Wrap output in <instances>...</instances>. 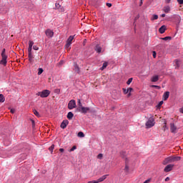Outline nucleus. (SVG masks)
I'll use <instances>...</instances> for the list:
<instances>
[{"label":"nucleus","instance_id":"f257e3e1","mask_svg":"<svg viewBox=\"0 0 183 183\" xmlns=\"http://www.w3.org/2000/svg\"><path fill=\"white\" fill-rule=\"evenodd\" d=\"M178 161H181V157H169L163 161V165H167V164L176 162Z\"/></svg>","mask_w":183,"mask_h":183},{"label":"nucleus","instance_id":"f03ea898","mask_svg":"<svg viewBox=\"0 0 183 183\" xmlns=\"http://www.w3.org/2000/svg\"><path fill=\"white\" fill-rule=\"evenodd\" d=\"M5 49H3L2 51H1V60L0 61V64L1 65H6V59H8V56H6V54L5 53Z\"/></svg>","mask_w":183,"mask_h":183},{"label":"nucleus","instance_id":"7ed1b4c3","mask_svg":"<svg viewBox=\"0 0 183 183\" xmlns=\"http://www.w3.org/2000/svg\"><path fill=\"white\" fill-rule=\"evenodd\" d=\"M50 94H51V92L48 89H46L37 93V95L38 97H41V98H48Z\"/></svg>","mask_w":183,"mask_h":183},{"label":"nucleus","instance_id":"20e7f679","mask_svg":"<svg viewBox=\"0 0 183 183\" xmlns=\"http://www.w3.org/2000/svg\"><path fill=\"white\" fill-rule=\"evenodd\" d=\"M154 125H155V120H154V118H149L146 122V128H152Z\"/></svg>","mask_w":183,"mask_h":183},{"label":"nucleus","instance_id":"39448f33","mask_svg":"<svg viewBox=\"0 0 183 183\" xmlns=\"http://www.w3.org/2000/svg\"><path fill=\"white\" fill-rule=\"evenodd\" d=\"M90 109H91L89 107H84V106L76 109V110L79 112H81V114H86L87 112H89Z\"/></svg>","mask_w":183,"mask_h":183},{"label":"nucleus","instance_id":"423d86ee","mask_svg":"<svg viewBox=\"0 0 183 183\" xmlns=\"http://www.w3.org/2000/svg\"><path fill=\"white\" fill-rule=\"evenodd\" d=\"M76 102H75V100L71 99L69 102V104H68L69 109H74V108H76Z\"/></svg>","mask_w":183,"mask_h":183},{"label":"nucleus","instance_id":"0eeeda50","mask_svg":"<svg viewBox=\"0 0 183 183\" xmlns=\"http://www.w3.org/2000/svg\"><path fill=\"white\" fill-rule=\"evenodd\" d=\"M45 34L49 38H52V36H54V31L51 30L50 29H47L45 31Z\"/></svg>","mask_w":183,"mask_h":183},{"label":"nucleus","instance_id":"6e6552de","mask_svg":"<svg viewBox=\"0 0 183 183\" xmlns=\"http://www.w3.org/2000/svg\"><path fill=\"white\" fill-rule=\"evenodd\" d=\"M174 168V164H168L165 167L164 171V172H169L172 171V169Z\"/></svg>","mask_w":183,"mask_h":183},{"label":"nucleus","instance_id":"1a4fd4ad","mask_svg":"<svg viewBox=\"0 0 183 183\" xmlns=\"http://www.w3.org/2000/svg\"><path fill=\"white\" fill-rule=\"evenodd\" d=\"M170 131L173 134L177 133V126H175V124L174 123H170Z\"/></svg>","mask_w":183,"mask_h":183},{"label":"nucleus","instance_id":"9d476101","mask_svg":"<svg viewBox=\"0 0 183 183\" xmlns=\"http://www.w3.org/2000/svg\"><path fill=\"white\" fill-rule=\"evenodd\" d=\"M68 124H69V122L65 119L61 122L60 127L61 128H62V129H65V128H66V127L68 126Z\"/></svg>","mask_w":183,"mask_h":183},{"label":"nucleus","instance_id":"9b49d317","mask_svg":"<svg viewBox=\"0 0 183 183\" xmlns=\"http://www.w3.org/2000/svg\"><path fill=\"white\" fill-rule=\"evenodd\" d=\"M169 98V92H165L163 94V101H167Z\"/></svg>","mask_w":183,"mask_h":183},{"label":"nucleus","instance_id":"f8f14e48","mask_svg":"<svg viewBox=\"0 0 183 183\" xmlns=\"http://www.w3.org/2000/svg\"><path fill=\"white\" fill-rule=\"evenodd\" d=\"M166 30H167V26L165 25H163L159 29V32H160V34H164Z\"/></svg>","mask_w":183,"mask_h":183},{"label":"nucleus","instance_id":"ddd939ff","mask_svg":"<svg viewBox=\"0 0 183 183\" xmlns=\"http://www.w3.org/2000/svg\"><path fill=\"white\" fill-rule=\"evenodd\" d=\"M159 80V76L158 75L153 76L151 79L152 82H158Z\"/></svg>","mask_w":183,"mask_h":183},{"label":"nucleus","instance_id":"4468645a","mask_svg":"<svg viewBox=\"0 0 183 183\" xmlns=\"http://www.w3.org/2000/svg\"><path fill=\"white\" fill-rule=\"evenodd\" d=\"M163 11L165 14H168L171 11V7L169 6H166L163 8Z\"/></svg>","mask_w":183,"mask_h":183},{"label":"nucleus","instance_id":"2eb2a0df","mask_svg":"<svg viewBox=\"0 0 183 183\" xmlns=\"http://www.w3.org/2000/svg\"><path fill=\"white\" fill-rule=\"evenodd\" d=\"M107 176H108V174L104 175V176L101 177L100 178H99L97 179V181H96V182L98 183L102 182V181H104V179H107Z\"/></svg>","mask_w":183,"mask_h":183},{"label":"nucleus","instance_id":"dca6fc26","mask_svg":"<svg viewBox=\"0 0 183 183\" xmlns=\"http://www.w3.org/2000/svg\"><path fill=\"white\" fill-rule=\"evenodd\" d=\"M120 155H121L122 158H124V159H126V162H128V158H127V152H122L120 153Z\"/></svg>","mask_w":183,"mask_h":183},{"label":"nucleus","instance_id":"f3484780","mask_svg":"<svg viewBox=\"0 0 183 183\" xmlns=\"http://www.w3.org/2000/svg\"><path fill=\"white\" fill-rule=\"evenodd\" d=\"M174 66H175V69H178V68H179V66H180V65H179V60L175 59L174 61Z\"/></svg>","mask_w":183,"mask_h":183},{"label":"nucleus","instance_id":"a211bd4d","mask_svg":"<svg viewBox=\"0 0 183 183\" xmlns=\"http://www.w3.org/2000/svg\"><path fill=\"white\" fill-rule=\"evenodd\" d=\"M95 51L98 52V54H101V51H102V48L99 45H97L95 47Z\"/></svg>","mask_w":183,"mask_h":183},{"label":"nucleus","instance_id":"6ab92c4d","mask_svg":"<svg viewBox=\"0 0 183 183\" xmlns=\"http://www.w3.org/2000/svg\"><path fill=\"white\" fill-rule=\"evenodd\" d=\"M67 118L71 120L72 119V118H74V113H72L71 112H69L67 114Z\"/></svg>","mask_w":183,"mask_h":183},{"label":"nucleus","instance_id":"aec40b11","mask_svg":"<svg viewBox=\"0 0 183 183\" xmlns=\"http://www.w3.org/2000/svg\"><path fill=\"white\" fill-rule=\"evenodd\" d=\"M72 41H74V36H70L66 42L69 43V44H72Z\"/></svg>","mask_w":183,"mask_h":183},{"label":"nucleus","instance_id":"412c9836","mask_svg":"<svg viewBox=\"0 0 183 183\" xmlns=\"http://www.w3.org/2000/svg\"><path fill=\"white\" fill-rule=\"evenodd\" d=\"M107 66H108V62H104L102 65V66L100 68L101 71H104V69H105V68H107Z\"/></svg>","mask_w":183,"mask_h":183},{"label":"nucleus","instance_id":"4be33fe9","mask_svg":"<svg viewBox=\"0 0 183 183\" xmlns=\"http://www.w3.org/2000/svg\"><path fill=\"white\" fill-rule=\"evenodd\" d=\"M161 39H162V41H171L172 39V37L166 36V37H164V38H161Z\"/></svg>","mask_w":183,"mask_h":183},{"label":"nucleus","instance_id":"5701e85b","mask_svg":"<svg viewBox=\"0 0 183 183\" xmlns=\"http://www.w3.org/2000/svg\"><path fill=\"white\" fill-rule=\"evenodd\" d=\"M74 71L77 74H79V66H78V64H75L74 65Z\"/></svg>","mask_w":183,"mask_h":183},{"label":"nucleus","instance_id":"b1692460","mask_svg":"<svg viewBox=\"0 0 183 183\" xmlns=\"http://www.w3.org/2000/svg\"><path fill=\"white\" fill-rule=\"evenodd\" d=\"M77 137H79V138H84V137H85V134H84V132H79L77 134Z\"/></svg>","mask_w":183,"mask_h":183},{"label":"nucleus","instance_id":"393cba45","mask_svg":"<svg viewBox=\"0 0 183 183\" xmlns=\"http://www.w3.org/2000/svg\"><path fill=\"white\" fill-rule=\"evenodd\" d=\"M29 62H32L34 61V55H32V54H29Z\"/></svg>","mask_w":183,"mask_h":183},{"label":"nucleus","instance_id":"a878e982","mask_svg":"<svg viewBox=\"0 0 183 183\" xmlns=\"http://www.w3.org/2000/svg\"><path fill=\"white\" fill-rule=\"evenodd\" d=\"M0 102H5V97H4V94H0Z\"/></svg>","mask_w":183,"mask_h":183},{"label":"nucleus","instance_id":"bb28decb","mask_svg":"<svg viewBox=\"0 0 183 183\" xmlns=\"http://www.w3.org/2000/svg\"><path fill=\"white\" fill-rule=\"evenodd\" d=\"M33 112L34 114V115H36V117H38V118H39V117H41V114H39V112H38V111L36 110H33Z\"/></svg>","mask_w":183,"mask_h":183},{"label":"nucleus","instance_id":"cd10ccee","mask_svg":"<svg viewBox=\"0 0 183 183\" xmlns=\"http://www.w3.org/2000/svg\"><path fill=\"white\" fill-rule=\"evenodd\" d=\"M127 162H126V165H125V167H124V171L126 172H129V167L128 166V164H127Z\"/></svg>","mask_w":183,"mask_h":183},{"label":"nucleus","instance_id":"c85d7f7f","mask_svg":"<svg viewBox=\"0 0 183 183\" xmlns=\"http://www.w3.org/2000/svg\"><path fill=\"white\" fill-rule=\"evenodd\" d=\"M77 104L79 105V107L77 108H81L82 106V103H81V99H77Z\"/></svg>","mask_w":183,"mask_h":183},{"label":"nucleus","instance_id":"c756f323","mask_svg":"<svg viewBox=\"0 0 183 183\" xmlns=\"http://www.w3.org/2000/svg\"><path fill=\"white\" fill-rule=\"evenodd\" d=\"M157 19H158V15L154 14V15L152 16V18L151 19V20H152V21H155V20H157Z\"/></svg>","mask_w":183,"mask_h":183},{"label":"nucleus","instance_id":"7c9ffc66","mask_svg":"<svg viewBox=\"0 0 183 183\" xmlns=\"http://www.w3.org/2000/svg\"><path fill=\"white\" fill-rule=\"evenodd\" d=\"M55 6H56V9H61V11H63L62 7L60 6L59 4L56 3Z\"/></svg>","mask_w":183,"mask_h":183},{"label":"nucleus","instance_id":"2f4dec72","mask_svg":"<svg viewBox=\"0 0 183 183\" xmlns=\"http://www.w3.org/2000/svg\"><path fill=\"white\" fill-rule=\"evenodd\" d=\"M54 148H55V145L52 144L49 148V150L51 151V154L54 152Z\"/></svg>","mask_w":183,"mask_h":183},{"label":"nucleus","instance_id":"473e14b6","mask_svg":"<svg viewBox=\"0 0 183 183\" xmlns=\"http://www.w3.org/2000/svg\"><path fill=\"white\" fill-rule=\"evenodd\" d=\"M44 72V69L42 68H39V71L37 73L38 75H41Z\"/></svg>","mask_w":183,"mask_h":183},{"label":"nucleus","instance_id":"72a5a7b5","mask_svg":"<svg viewBox=\"0 0 183 183\" xmlns=\"http://www.w3.org/2000/svg\"><path fill=\"white\" fill-rule=\"evenodd\" d=\"M102 158H104V154H99L98 155H97V159H102Z\"/></svg>","mask_w":183,"mask_h":183},{"label":"nucleus","instance_id":"f704fd0d","mask_svg":"<svg viewBox=\"0 0 183 183\" xmlns=\"http://www.w3.org/2000/svg\"><path fill=\"white\" fill-rule=\"evenodd\" d=\"M34 46V42L32 41H29V47L32 48Z\"/></svg>","mask_w":183,"mask_h":183},{"label":"nucleus","instance_id":"c9c22d12","mask_svg":"<svg viewBox=\"0 0 183 183\" xmlns=\"http://www.w3.org/2000/svg\"><path fill=\"white\" fill-rule=\"evenodd\" d=\"M132 78H129L127 81V85H131V82H132Z\"/></svg>","mask_w":183,"mask_h":183},{"label":"nucleus","instance_id":"e433bc0d","mask_svg":"<svg viewBox=\"0 0 183 183\" xmlns=\"http://www.w3.org/2000/svg\"><path fill=\"white\" fill-rule=\"evenodd\" d=\"M152 88H156V89H161V86H157V85H152Z\"/></svg>","mask_w":183,"mask_h":183},{"label":"nucleus","instance_id":"4c0bfd02","mask_svg":"<svg viewBox=\"0 0 183 183\" xmlns=\"http://www.w3.org/2000/svg\"><path fill=\"white\" fill-rule=\"evenodd\" d=\"M163 104H164V102H163V101H161V102L157 104V108L161 107Z\"/></svg>","mask_w":183,"mask_h":183},{"label":"nucleus","instance_id":"58836bf2","mask_svg":"<svg viewBox=\"0 0 183 183\" xmlns=\"http://www.w3.org/2000/svg\"><path fill=\"white\" fill-rule=\"evenodd\" d=\"M74 149H76V146H74L70 150H69V152H72Z\"/></svg>","mask_w":183,"mask_h":183},{"label":"nucleus","instance_id":"ea45409f","mask_svg":"<svg viewBox=\"0 0 183 183\" xmlns=\"http://www.w3.org/2000/svg\"><path fill=\"white\" fill-rule=\"evenodd\" d=\"M28 52H29V54H32V47H29L28 48Z\"/></svg>","mask_w":183,"mask_h":183},{"label":"nucleus","instance_id":"a19ab883","mask_svg":"<svg viewBox=\"0 0 183 183\" xmlns=\"http://www.w3.org/2000/svg\"><path fill=\"white\" fill-rule=\"evenodd\" d=\"M123 92L125 95H127V94H128V89H123Z\"/></svg>","mask_w":183,"mask_h":183},{"label":"nucleus","instance_id":"79ce46f5","mask_svg":"<svg viewBox=\"0 0 183 183\" xmlns=\"http://www.w3.org/2000/svg\"><path fill=\"white\" fill-rule=\"evenodd\" d=\"M127 91H128V92L131 93V92H132V91H134V89H132V87H129L127 89Z\"/></svg>","mask_w":183,"mask_h":183},{"label":"nucleus","instance_id":"37998d69","mask_svg":"<svg viewBox=\"0 0 183 183\" xmlns=\"http://www.w3.org/2000/svg\"><path fill=\"white\" fill-rule=\"evenodd\" d=\"M33 49H34V51H38V49H39V47L36 46H33Z\"/></svg>","mask_w":183,"mask_h":183},{"label":"nucleus","instance_id":"c03bdc74","mask_svg":"<svg viewBox=\"0 0 183 183\" xmlns=\"http://www.w3.org/2000/svg\"><path fill=\"white\" fill-rule=\"evenodd\" d=\"M167 123H164V125L162 127L163 131H165L167 129Z\"/></svg>","mask_w":183,"mask_h":183},{"label":"nucleus","instance_id":"a18cd8bd","mask_svg":"<svg viewBox=\"0 0 183 183\" xmlns=\"http://www.w3.org/2000/svg\"><path fill=\"white\" fill-rule=\"evenodd\" d=\"M177 2L179 5H183V0H177Z\"/></svg>","mask_w":183,"mask_h":183},{"label":"nucleus","instance_id":"49530a36","mask_svg":"<svg viewBox=\"0 0 183 183\" xmlns=\"http://www.w3.org/2000/svg\"><path fill=\"white\" fill-rule=\"evenodd\" d=\"M69 46H71V43H68V42H66V48H69Z\"/></svg>","mask_w":183,"mask_h":183},{"label":"nucleus","instance_id":"de8ad7c7","mask_svg":"<svg viewBox=\"0 0 183 183\" xmlns=\"http://www.w3.org/2000/svg\"><path fill=\"white\" fill-rule=\"evenodd\" d=\"M31 124H32V127L34 128L35 127V122L33 119H31Z\"/></svg>","mask_w":183,"mask_h":183},{"label":"nucleus","instance_id":"09e8293b","mask_svg":"<svg viewBox=\"0 0 183 183\" xmlns=\"http://www.w3.org/2000/svg\"><path fill=\"white\" fill-rule=\"evenodd\" d=\"M107 6H108L109 8H111V6H112V4L110 3H107Z\"/></svg>","mask_w":183,"mask_h":183},{"label":"nucleus","instance_id":"8fccbe9b","mask_svg":"<svg viewBox=\"0 0 183 183\" xmlns=\"http://www.w3.org/2000/svg\"><path fill=\"white\" fill-rule=\"evenodd\" d=\"M153 57L157 58V52L153 51Z\"/></svg>","mask_w":183,"mask_h":183},{"label":"nucleus","instance_id":"3c124183","mask_svg":"<svg viewBox=\"0 0 183 183\" xmlns=\"http://www.w3.org/2000/svg\"><path fill=\"white\" fill-rule=\"evenodd\" d=\"M88 183H98V182L94 180V181H90V182H89Z\"/></svg>","mask_w":183,"mask_h":183},{"label":"nucleus","instance_id":"603ef678","mask_svg":"<svg viewBox=\"0 0 183 183\" xmlns=\"http://www.w3.org/2000/svg\"><path fill=\"white\" fill-rule=\"evenodd\" d=\"M64 149H62V148L59 149V152H64Z\"/></svg>","mask_w":183,"mask_h":183},{"label":"nucleus","instance_id":"864d4df0","mask_svg":"<svg viewBox=\"0 0 183 183\" xmlns=\"http://www.w3.org/2000/svg\"><path fill=\"white\" fill-rule=\"evenodd\" d=\"M144 0H140V4H139V6H142V1H143Z\"/></svg>","mask_w":183,"mask_h":183},{"label":"nucleus","instance_id":"5fc2aeb1","mask_svg":"<svg viewBox=\"0 0 183 183\" xmlns=\"http://www.w3.org/2000/svg\"><path fill=\"white\" fill-rule=\"evenodd\" d=\"M167 4H169L171 2V0H165Z\"/></svg>","mask_w":183,"mask_h":183},{"label":"nucleus","instance_id":"6e6d98bb","mask_svg":"<svg viewBox=\"0 0 183 183\" xmlns=\"http://www.w3.org/2000/svg\"><path fill=\"white\" fill-rule=\"evenodd\" d=\"M165 181H166V182L169 181V177H167V178L165 179Z\"/></svg>","mask_w":183,"mask_h":183},{"label":"nucleus","instance_id":"4d7b16f0","mask_svg":"<svg viewBox=\"0 0 183 183\" xmlns=\"http://www.w3.org/2000/svg\"><path fill=\"white\" fill-rule=\"evenodd\" d=\"M11 114H14V112H15V110L14 109H11Z\"/></svg>","mask_w":183,"mask_h":183},{"label":"nucleus","instance_id":"13d9d810","mask_svg":"<svg viewBox=\"0 0 183 183\" xmlns=\"http://www.w3.org/2000/svg\"><path fill=\"white\" fill-rule=\"evenodd\" d=\"M162 18H165V14H162Z\"/></svg>","mask_w":183,"mask_h":183},{"label":"nucleus","instance_id":"bf43d9fd","mask_svg":"<svg viewBox=\"0 0 183 183\" xmlns=\"http://www.w3.org/2000/svg\"><path fill=\"white\" fill-rule=\"evenodd\" d=\"M127 97H128V98H129V97H131V93L129 92Z\"/></svg>","mask_w":183,"mask_h":183},{"label":"nucleus","instance_id":"052dcab7","mask_svg":"<svg viewBox=\"0 0 183 183\" xmlns=\"http://www.w3.org/2000/svg\"><path fill=\"white\" fill-rule=\"evenodd\" d=\"M177 19H181V17L179 16H176Z\"/></svg>","mask_w":183,"mask_h":183},{"label":"nucleus","instance_id":"680f3d73","mask_svg":"<svg viewBox=\"0 0 183 183\" xmlns=\"http://www.w3.org/2000/svg\"><path fill=\"white\" fill-rule=\"evenodd\" d=\"M59 64H62V61H60Z\"/></svg>","mask_w":183,"mask_h":183}]
</instances>
